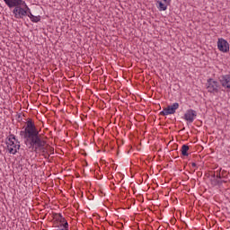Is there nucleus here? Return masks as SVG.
<instances>
[{"label":"nucleus","instance_id":"f257e3e1","mask_svg":"<svg viewBox=\"0 0 230 230\" xmlns=\"http://www.w3.org/2000/svg\"><path fill=\"white\" fill-rule=\"evenodd\" d=\"M20 136L23 137L26 146L30 145L31 147L35 148V150L44 146V140L40 137L39 129H37V127L31 119H29L24 130L20 132Z\"/></svg>","mask_w":230,"mask_h":230},{"label":"nucleus","instance_id":"f03ea898","mask_svg":"<svg viewBox=\"0 0 230 230\" xmlns=\"http://www.w3.org/2000/svg\"><path fill=\"white\" fill-rule=\"evenodd\" d=\"M13 13L15 19H24L26 17V10L25 5H18L17 7L13 8Z\"/></svg>","mask_w":230,"mask_h":230},{"label":"nucleus","instance_id":"7ed1b4c3","mask_svg":"<svg viewBox=\"0 0 230 230\" xmlns=\"http://www.w3.org/2000/svg\"><path fill=\"white\" fill-rule=\"evenodd\" d=\"M217 49L222 53H227L229 51V43L224 38H220L217 40Z\"/></svg>","mask_w":230,"mask_h":230},{"label":"nucleus","instance_id":"20e7f679","mask_svg":"<svg viewBox=\"0 0 230 230\" xmlns=\"http://www.w3.org/2000/svg\"><path fill=\"white\" fill-rule=\"evenodd\" d=\"M4 3L8 8H17L25 4L23 0H4Z\"/></svg>","mask_w":230,"mask_h":230},{"label":"nucleus","instance_id":"39448f33","mask_svg":"<svg viewBox=\"0 0 230 230\" xmlns=\"http://www.w3.org/2000/svg\"><path fill=\"white\" fill-rule=\"evenodd\" d=\"M195 118H197V111H195V110L190 109L184 114V119L189 123H193V121H195Z\"/></svg>","mask_w":230,"mask_h":230},{"label":"nucleus","instance_id":"423d86ee","mask_svg":"<svg viewBox=\"0 0 230 230\" xmlns=\"http://www.w3.org/2000/svg\"><path fill=\"white\" fill-rule=\"evenodd\" d=\"M226 177H224L222 174H220V172L217 173L216 179H210V182L212 186H222L223 182H227V181L224 180Z\"/></svg>","mask_w":230,"mask_h":230},{"label":"nucleus","instance_id":"0eeeda50","mask_svg":"<svg viewBox=\"0 0 230 230\" xmlns=\"http://www.w3.org/2000/svg\"><path fill=\"white\" fill-rule=\"evenodd\" d=\"M44 144L42 146V148L38 147L37 149L31 147V145H28L27 146L29 147V150H31L32 152H36L38 150H40V152H42L43 156L45 157V159H49V154H48V148H46V140H43Z\"/></svg>","mask_w":230,"mask_h":230},{"label":"nucleus","instance_id":"6e6552de","mask_svg":"<svg viewBox=\"0 0 230 230\" xmlns=\"http://www.w3.org/2000/svg\"><path fill=\"white\" fill-rule=\"evenodd\" d=\"M53 226L56 227L57 230H69V223H67V221L55 220Z\"/></svg>","mask_w":230,"mask_h":230},{"label":"nucleus","instance_id":"1a4fd4ad","mask_svg":"<svg viewBox=\"0 0 230 230\" xmlns=\"http://www.w3.org/2000/svg\"><path fill=\"white\" fill-rule=\"evenodd\" d=\"M219 82L223 87H230V75L219 76Z\"/></svg>","mask_w":230,"mask_h":230},{"label":"nucleus","instance_id":"9d476101","mask_svg":"<svg viewBox=\"0 0 230 230\" xmlns=\"http://www.w3.org/2000/svg\"><path fill=\"white\" fill-rule=\"evenodd\" d=\"M21 148L20 142L16 140V144H13L11 147L8 148L9 154H13V155H15V153Z\"/></svg>","mask_w":230,"mask_h":230},{"label":"nucleus","instance_id":"9b49d317","mask_svg":"<svg viewBox=\"0 0 230 230\" xmlns=\"http://www.w3.org/2000/svg\"><path fill=\"white\" fill-rule=\"evenodd\" d=\"M177 109H179V103L174 102L172 105L167 106V110L170 114H175Z\"/></svg>","mask_w":230,"mask_h":230},{"label":"nucleus","instance_id":"f8f14e48","mask_svg":"<svg viewBox=\"0 0 230 230\" xmlns=\"http://www.w3.org/2000/svg\"><path fill=\"white\" fill-rule=\"evenodd\" d=\"M156 6L160 12H166V10L168 8V4L163 3V1H157Z\"/></svg>","mask_w":230,"mask_h":230},{"label":"nucleus","instance_id":"ddd939ff","mask_svg":"<svg viewBox=\"0 0 230 230\" xmlns=\"http://www.w3.org/2000/svg\"><path fill=\"white\" fill-rule=\"evenodd\" d=\"M189 150H190V146L183 145L181 146V155H183V157H188V155H190V154H188Z\"/></svg>","mask_w":230,"mask_h":230},{"label":"nucleus","instance_id":"4468645a","mask_svg":"<svg viewBox=\"0 0 230 230\" xmlns=\"http://www.w3.org/2000/svg\"><path fill=\"white\" fill-rule=\"evenodd\" d=\"M208 87H218V82L214 81L213 78L208 79Z\"/></svg>","mask_w":230,"mask_h":230},{"label":"nucleus","instance_id":"2eb2a0df","mask_svg":"<svg viewBox=\"0 0 230 230\" xmlns=\"http://www.w3.org/2000/svg\"><path fill=\"white\" fill-rule=\"evenodd\" d=\"M208 92L211 93L212 94H218L220 88H217V87H208Z\"/></svg>","mask_w":230,"mask_h":230},{"label":"nucleus","instance_id":"dca6fc26","mask_svg":"<svg viewBox=\"0 0 230 230\" xmlns=\"http://www.w3.org/2000/svg\"><path fill=\"white\" fill-rule=\"evenodd\" d=\"M54 217H56V220H58V221H62V222H66V218L64 217H62V214H57V213H55L54 214Z\"/></svg>","mask_w":230,"mask_h":230},{"label":"nucleus","instance_id":"f3484780","mask_svg":"<svg viewBox=\"0 0 230 230\" xmlns=\"http://www.w3.org/2000/svg\"><path fill=\"white\" fill-rule=\"evenodd\" d=\"M31 22H40V15H33L31 18Z\"/></svg>","mask_w":230,"mask_h":230},{"label":"nucleus","instance_id":"a211bd4d","mask_svg":"<svg viewBox=\"0 0 230 230\" xmlns=\"http://www.w3.org/2000/svg\"><path fill=\"white\" fill-rule=\"evenodd\" d=\"M170 111H168V107L164 108V111L160 112V116H168L170 115Z\"/></svg>","mask_w":230,"mask_h":230},{"label":"nucleus","instance_id":"6ab92c4d","mask_svg":"<svg viewBox=\"0 0 230 230\" xmlns=\"http://www.w3.org/2000/svg\"><path fill=\"white\" fill-rule=\"evenodd\" d=\"M44 89H45V90H40V88H39V89L37 90L38 94H44V93H48V91H49V89L48 87H45Z\"/></svg>","mask_w":230,"mask_h":230},{"label":"nucleus","instance_id":"aec40b11","mask_svg":"<svg viewBox=\"0 0 230 230\" xmlns=\"http://www.w3.org/2000/svg\"><path fill=\"white\" fill-rule=\"evenodd\" d=\"M7 147L10 148L11 146H13L15 145V142L13 140H8L6 142Z\"/></svg>","mask_w":230,"mask_h":230},{"label":"nucleus","instance_id":"412c9836","mask_svg":"<svg viewBox=\"0 0 230 230\" xmlns=\"http://www.w3.org/2000/svg\"><path fill=\"white\" fill-rule=\"evenodd\" d=\"M8 141H17L15 135L11 134L8 137Z\"/></svg>","mask_w":230,"mask_h":230},{"label":"nucleus","instance_id":"4be33fe9","mask_svg":"<svg viewBox=\"0 0 230 230\" xmlns=\"http://www.w3.org/2000/svg\"><path fill=\"white\" fill-rule=\"evenodd\" d=\"M4 93L5 94H10L12 93V87H4Z\"/></svg>","mask_w":230,"mask_h":230},{"label":"nucleus","instance_id":"5701e85b","mask_svg":"<svg viewBox=\"0 0 230 230\" xmlns=\"http://www.w3.org/2000/svg\"><path fill=\"white\" fill-rule=\"evenodd\" d=\"M23 5H25L26 15L29 14L30 13H31V10L30 9V7H28V5L26 4H23Z\"/></svg>","mask_w":230,"mask_h":230},{"label":"nucleus","instance_id":"b1692460","mask_svg":"<svg viewBox=\"0 0 230 230\" xmlns=\"http://www.w3.org/2000/svg\"><path fill=\"white\" fill-rule=\"evenodd\" d=\"M0 94L1 96H4L6 93H4V88H0Z\"/></svg>","mask_w":230,"mask_h":230},{"label":"nucleus","instance_id":"393cba45","mask_svg":"<svg viewBox=\"0 0 230 230\" xmlns=\"http://www.w3.org/2000/svg\"><path fill=\"white\" fill-rule=\"evenodd\" d=\"M160 1L164 2L167 5H169L170 3H172V0H160Z\"/></svg>","mask_w":230,"mask_h":230},{"label":"nucleus","instance_id":"a878e982","mask_svg":"<svg viewBox=\"0 0 230 230\" xmlns=\"http://www.w3.org/2000/svg\"><path fill=\"white\" fill-rule=\"evenodd\" d=\"M35 14L29 13L28 14H26V17H29V19H31V17H33Z\"/></svg>","mask_w":230,"mask_h":230},{"label":"nucleus","instance_id":"bb28decb","mask_svg":"<svg viewBox=\"0 0 230 230\" xmlns=\"http://www.w3.org/2000/svg\"><path fill=\"white\" fill-rule=\"evenodd\" d=\"M211 179H217V174H215V172L211 175Z\"/></svg>","mask_w":230,"mask_h":230},{"label":"nucleus","instance_id":"cd10ccee","mask_svg":"<svg viewBox=\"0 0 230 230\" xmlns=\"http://www.w3.org/2000/svg\"><path fill=\"white\" fill-rule=\"evenodd\" d=\"M171 224H172V226L175 224V218L171 219Z\"/></svg>","mask_w":230,"mask_h":230},{"label":"nucleus","instance_id":"c85d7f7f","mask_svg":"<svg viewBox=\"0 0 230 230\" xmlns=\"http://www.w3.org/2000/svg\"><path fill=\"white\" fill-rule=\"evenodd\" d=\"M123 82H124V84H128V85L130 86V83H128V80H124Z\"/></svg>","mask_w":230,"mask_h":230},{"label":"nucleus","instance_id":"c756f323","mask_svg":"<svg viewBox=\"0 0 230 230\" xmlns=\"http://www.w3.org/2000/svg\"><path fill=\"white\" fill-rule=\"evenodd\" d=\"M191 165L193 166V168H197V164L196 163H192Z\"/></svg>","mask_w":230,"mask_h":230},{"label":"nucleus","instance_id":"7c9ffc66","mask_svg":"<svg viewBox=\"0 0 230 230\" xmlns=\"http://www.w3.org/2000/svg\"><path fill=\"white\" fill-rule=\"evenodd\" d=\"M50 152H52V153L54 152V149H53V147H50Z\"/></svg>","mask_w":230,"mask_h":230},{"label":"nucleus","instance_id":"2f4dec72","mask_svg":"<svg viewBox=\"0 0 230 230\" xmlns=\"http://www.w3.org/2000/svg\"><path fill=\"white\" fill-rule=\"evenodd\" d=\"M86 91H90V92H91V93L93 94V91H91V90H89V89H86Z\"/></svg>","mask_w":230,"mask_h":230},{"label":"nucleus","instance_id":"473e14b6","mask_svg":"<svg viewBox=\"0 0 230 230\" xmlns=\"http://www.w3.org/2000/svg\"><path fill=\"white\" fill-rule=\"evenodd\" d=\"M175 159H179V156L175 157Z\"/></svg>","mask_w":230,"mask_h":230}]
</instances>
